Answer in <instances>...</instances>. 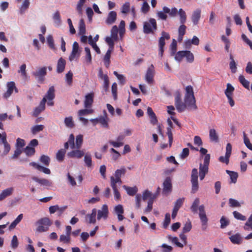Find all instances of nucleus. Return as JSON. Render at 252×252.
<instances>
[{
    "instance_id": "1",
    "label": "nucleus",
    "mask_w": 252,
    "mask_h": 252,
    "mask_svg": "<svg viewBox=\"0 0 252 252\" xmlns=\"http://www.w3.org/2000/svg\"><path fill=\"white\" fill-rule=\"evenodd\" d=\"M200 152L202 155H205L203 164H200L199 169V178L200 180L202 181L204 179L206 174L208 172V166L210 163V155L209 154H207V150L204 148H200Z\"/></svg>"
},
{
    "instance_id": "2",
    "label": "nucleus",
    "mask_w": 252,
    "mask_h": 252,
    "mask_svg": "<svg viewBox=\"0 0 252 252\" xmlns=\"http://www.w3.org/2000/svg\"><path fill=\"white\" fill-rule=\"evenodd\" d=\"M186 92L184 98L186 104L189 108L196 109L197 107L195 105V99L192 87L191 86H187Z\"/></svg>"
},
{
    "instance_id": "3",
    "label": "nucleus",
    "mask_w": 252,
    "mask_h": 252,
    "mask_svg": "<svg viewBox=\"0 0 252 252\" xmlns=\"http://www.w3.org/2000/svg\"><path fill=\"white\" fill-rule=\"evenodd\" d=\"M52 222L49 218H41L36 222V225L37 226L36 230L40 233L46 232L48 230Z\"/></svg>"
},
{
    "instance_id": "4",
    "label": "nucleus",
    "mask_w": 252,
    "mask_h": 252,
    "mask_svg": "<svg viewBox=\"0 0 252 252\" xmlns=\"http://www.w3.org/2000/svg\"><path fill=\"white\" fill-rule=\"evenodd\" d=\"M184 58H186L187 62L191 63L194 61V58L193 54L189 51H180L176 53L175 56V59L180 62Z\"/></svg>"
},
{
    "instance_id": "5",
    "label": "nucleus",
    "mask_w": 252,
    "mask_h": 252,
    "mask_svg": "<svg viewBox=\"0 0 252 252\" xmlns=\"http://www.w3.org/2000/svg\"><path fill=\"white\" fill-rule=\"evenodd\" d=\"M157 29V22L155 19L150 18L148 22H145L144 23L143 32L145 33L149 34L153 33V31Z\"/></svg>"
},
{
    "instance_id": "6",
    "label": "nucleus",
    "mask_w": 252,
    "mask_h": 252,
    "mask_svg": "<svg viewBox=\"0 0 252 252\" xmlns=\"http://www.w3.org/2000/svg\"><path fill=\"white\" fill-rule=\"evenodd\" d=\"M161 37L159 38L158 40V48H159V52L158 55L162 58L164 52V47L165 45V40H169L170 38V36L168 32H166L164 31L161 32Z\"/></svg>"
},
{
    "instance_id": "7",
    "label": "nucleus",
    "mask_w": 252,
    "mask_h": 252,
    "mask_svg": "<svg viewBox=\"0 0 252 252\" xmlns=\"http://www.w3.org/2000/svg\"><path fill=\"white\" fill-rule=\"evenodd\" d=\"M47 74V67L43 66L38 68L36 71L32 72V75L39 83H43L45 80V76Z\"/></svg>"
},
{
    "instance_id": "8",
    "label": "nucleus",
    "mask_w": 252,
    "mask_h": 252,
    "mask_svg": "<svg viewBox=\"0 0 252 252\" xmlns=\"http://www.w3.org/2000/svg\"><path fill=\"white\" fill-rule=\"evenodd\" d=\"M198 171L196 168H193L191 171V192L192 193H195L199 188L198 182Z\"/></svg>"
},
{
    "instance_id": "9",
    "label": "nucleus",
    "mask_w": 252,
    "mask_h": 252,
    "mask_svg": "<svg viewBox=\"0 0 252 252\" xmlns=\"http://www.w3.org/2000/svg\"><path fill=\"white\" fill-rule=\"evenodd\" d=\"M199 213V216L201 222V228L202 230L204 231L206 230L207 227L208 218L206 215L205 211L204 210V206L202 205L199 207L198 208Z\"/></svg>"
},
{
    "instance_id": "10",
    "label": "nucleus",
    "mask_w": 252,
    "mask_h": 252,
    "mask_svg": "<svg viewBox=\"0 0 252 252\" xmlns=\"http://www.w3.org/2000/svg\"><path fill=\"white\" fill-rule=\"evenodd\" d=\"M155 75V68L153 64H151L147 69L145 74V81L149 84L154 83V77Z\"/></svg>"
},
{
    "instance_id": "11",
    "label": "nucleus",
    "mask_w": 252,
    "mask_h": 252,
    "mask_svg": "<svg viewBox=\"0 0 252 252\" xmlns=\"http://www.w3.org/2000/svg\"><path fill=\"white\" fill-rule=\"evenodd\" d=\"M234 91V88L230 84L228 83L227 84V88L225 91V94L227 96L229 104L231 107H233L235 104L234 101L232 98Z\"/></svg>"
},
{
    "instance_id": "12",
    "label": "nucleus",
    "mask_w": 252,
    "mask_h": 252,
    "mask_svg": "<svg viewBox=\"0 0 252 252\" xmlns=\"http://www.w3.org/2000/svg\"><path fill=\"white\" fill-rule=\"evenodd\" d=\"M163 190L162 193L164 194H168L172 191V183L171 179L170 177L166 178L163 183Z\"/></svg>"
},
{
    "instance_id": "13",
    "label": "nucleus",
    "mask_w": 252,
    "mask_h": 252,
    "mask_svg": "<svg viewBox=\"0 0 252 252\" xmlns=\"http://www.w3.org/2000/svg\"><path fill=\"white\" fill-rule=\"evenodd\" d=\"M108 208L106 204H104L101 207V210H99L97 211V219L100 220L101 218L106 219L108 217Z\"/></svg>"
},
{
    "instance_id": "14",
    "label": "nucleus",
    "mask_w": 252,
    "mask_h": 252,
    "mask_svg": "<svg viewBox=\"0 0 252 252\" xmlns=\"http://www.w3.org/2000/svg\"><path fill=\"white\" fill-rule=\"evenodd\" d=\"M46 99L43 98L40 102V104L38 107L34 108L33 112V116L34 117H37L40 113L43 111L45 109Z\"/></svg>"
},
{
    "instance_id": "15",
    "label": "nucleus",
    "mask_w": 252,
    "mask_h": 252,
    "mask_svg": "<svg viewBox=\"0 0 252 252\" xmlns=\"http://www.w3.org/2000/svg\"><path fill=\"white\" fill-rule=\"evenodd\" d=\"M7 90L3 94V97L6 98L9 97L11 95L14 90H15L16 93L18 92V90L15 87V84L14 82L11 81L8 82L7 83Z\"/></svg>"
},
{
    "instance_id": "16",
    "label": "nucleus",
    "mask_w": 252,
    "mask_h": 252,
    "mask_svg": "<svg viewBox=\"0 0 252 252\" xmlns=\"http://www.w3.org/2000/svg\"><path fill=\"white\" fill-rule=\"evenodd\" d=\"M232 152V145L230 143H227L226 147V153L225 157H221V162L226 163L228 165L229 162V158L231 156Z\"/></svg>"
},
{
    "instance_id": "17",
    "label": "nucleus",
    "mask_w": 252,
    "mask_h": 252,
    "mask_svg": "<svg viewBox=\"0 0 252 252\" xmlns=\"http://www.w3.org/2000/svg\"><path fill=\"white\" fill-rule=\"evenodd\" d=\"M85 155L83 151L76 149L68 153L67 156L71 158H81Z\"/></svg>"
},
{
    "instance_id": "18",
    "label": "nucleus",
    "mask_w": 252,
    "mask_h": 252,
    "mask_svg": "<svg viewBox=\"0 0 252 252\" xmlns=\"http://www.w3.org/2000/svg\"><path fill=\"white\" fill-rule=\"evenodd\" d=\"M109 119L107 116L105 110L103 111V116L98 118V123H100L103 127L108 128L109 127L108 122Z\"/></svg>"
},
{
    "instance_id": "19",
    "label": "nucleus",
    "mask_w": 252,
    "mask_h": 252,
    "mask_svg": "<svg viewBox=\"0 0 252 252\" xmlns=\"http://www.w3.org/2000/svg\"><path fill=\"white\" fill-rule=\"evenodd\" d=\"M114 212L118 216V219L119 221H122L124 219L123 214L124 213L123 206L121 204L116 205L114 209Z\"/></svg>"
},
{
    "instance_id": "20",
    "label": "nucleus",
    "mask_w": 252,
    "mask_h": 252,
    "mask_svg": "<svg viewBox=\"0 0 252 252\" xmlns=\"http://www.w3.org/2000/svg\"><path fill=\"white\" fill-rule=\"evenodd\" d=\"M94 94L93 93L88 94L85 96L84 101V106L86 108H89L91 107L92 104L94 102Z\"/></svg>"
},
{
    "instance_id": "21",
    "label": "nucleus",
    "mask_w": 252,
    "mask_h": 252,
    "mask_svg": "<svg viewBox=\"0 0 252 252\" xmlns=\"http://www.w3.org/2000/svg\"><path fill=\"white\" fill-rule=\"evenodd\" d=\"M147 115H148V116L150 118V123L153 125H155L157 124V123L158 122L157 117L151 107H148L147 108Z\"/></svg>"
},
{
    "instance_id": "22",
    "label": "nucleus",
    "mask_w": 252,
    "mask_h": 252,
    "mask_svg": "<svg viewBox=\"0 0 252 252\" xmlns=\"http://www.w3.org/2000/svg\"><path fill=\"white\" fill-rule=\"evenodd\" d=\"M168 126L167 127V134L169 139V146L171 147L173 143V134L172 132V128H173V124L172 122L168 119L167 121Z\"/></svg>"
},
{
    "instance_id": "23",
    "label": "nucleus",
    "mask_w": 252,
    "mask_h": 252,
    "mask_svg": "<svg viewBox=\"0 0 252 252\" xmlns=\"http://www.w3.org/2000/svg\"><path fill=\"white\" fill-rule=\"evenodd\" d=\"M65 65V60L63 58H60L57 63V72L59 73H62L64 70Z\"/></svg>"
},
{
    "instance_id": "24",
    "label": "nucleus",
    "mask_w": 252,
    "mask_h": 252,
    "mask_svg": "<svg viewBox=\"0 0 252 252\" xmlns=\"http://www.w3.org/2000/svg\"><path fill=\"white\" fill-rule=\"evenodd\" d=\"M125 136L124 135H120L117 138V141H109V143L116 148L120 147L124 145L123 142Z\"/></svg>"
},
{
    "instance_id": "25",
    "label": "nucleus",
    "mask_w": 252,
    "mask_h": 252,
    "mask_svg": "<svg viewBox=\"0 0 252 252\" xmlns=\"http://www.w3.org/2000/svg\"><path fill=\"white\" fill-rule=\"evenodd\" d=\"M117 19V13L114 11H110L108 15L106 20V23L107 25H111L115 23Z\"/></svg>"
},
{
    "instance_id": "26",
    "label": "nucleus",
    "mask_w": 252,
    "mask_h": 252,
    "mask_svg": "<svg viewBox=\"0 0 252 252\" xmlns=\"http://www.w3.org/2000/svg\"><path fill=\"white\" fill-rule=\"evenodd\" d=\"M78 43L76 41H75L73 44L72 52L69 56V60L70 61H72L75 59V57L78 53Z\"/></svg>"
},
{
    "instance_id": "27",
    "label": "nucleus",
    "mask_w": 252,
    "mask_h": 252,
    "mask_svg": "<svg viewBox=\"0 0 252 252\" xmlns=\"http://www.w3.org/2000/svg\"><path fill=\"white\" fill-rule=\"evenodd\" d=\"M14 191L13 188H7L0 193V201L4 200L7 197L10 196Z\"/></svg>"
},
{
    "instance_id": "28",
    "label": "nucleus",
    "mask_w": 252,
    "mask_h": 252,
    "mask_svg": "<svg viewBox=\"0 0 252 252\" xmlns=\"http://www.w3.org/2000/svg\"><path fill=\"white\" fill-rule=\"evenodd\" d=\"M229 239L232 243L234 244L240 245L242 243L243 239L240 234L236 233L231 236Z\"/></svg>"
},
{
    "instance_id": "29",
    "label": "nucleus",
    "mask_w": 252,
    "mask_h": 252,
    "mask_svg": "<svg viewBox=\"0 0 252 252\" xmlns=\"http://www.w3.org/2000/svg\"><path fill=\"white\" fill-rule=\"evenodd\" d=\"M96 210L93 209L91 214H88L86 216V220L89 223H94L96 221Z\"/></svg>"
},
{
    "instance_id": "30",
    "label": "nucleus",
    "mask_w": 252,
    "mask_h": 252,
    "mask_svg": "<svg viewBox=\"0 0 252 252\" xmlns=\"http://www.w3.org/2000/svg\"><path fill=\"white\" fill-rule=\"evenodd\" d=\"M201 16V10L197 9L195 10L191 16V20L194 25H196L199 22Z\"/></svg>"
},
{
    "instance_id": "31",
    "label": "nucleus",
    "mask_w": 252,
    "mask_h": 252,
    "mask_svg": "<svg viewBox=\"0 0 252 252\" xmlns=\"http://www.w3.org/2000/svg\"><path fill=\"white\" fill-rule=\"evenodd\" d=\"M55 97V89L53 86H52L49 88L47 94L43 98H45L46 102L47 99L48 100H53Z\"/></svg>"
},
{
    "instance_id": "32",
    "label": "nucleus",
    "mask_w": 252,
    "mask_h": 252,
    "mask_svg": "<svg viewBox=\"0 0 252 252\" xmlns=\"http://www.w3.org/2000/svg\"><path fill=\"white\" fill-rule=\"evenodd\" d=\"M6 137V133H4L2 138V143L4 145L3 154L5 155H6L10 150V145L7 142Z\"/></svg>"
},
{
    "instance_id": "33",
    "label": "nucleus",
    "mask_w": 252,
    "mask_h": 252,
    "mask_svg": "<svg viewBox=\"0 0 252 252\" xmlns=\"http://www.w3.org/2000/svg\"><path fill=\"white\" fill-rule=\"evenodd\" d=\"M123 188L126 190L127 194L130 196H134L138 191V189L136 186L130 187L126 185H124Z\"/></svg>"
},
{
    "instance_id": "34",
    "label": "nucleus",
    "mask_w": 252,
    "mask_h": 252,
    "mask_svg": "<svg viewBox=\"0 0 252 252\" xmlns=\"http://www.w3.org/2000/svg\"><path fill=\"white\" fill-rule=\"evenodd\" d=\"M113 50L109 49L107 50L106 53L105 54L103 61L104 63V64L107 68H108L109 65L110 64V57L112 52Z\"/></svg>"
},
{
    "instance_id": "35",
    "label": "nucleus",
    "mask_w": 252,
    "mask_h": 252,
    "mask_svg": "<svg viewBox=\"0 0 252 252\" xmlns=\"http://www.w3.org/2000/svg\"><path fill=\"white\" fill-rule=\"evenodd\" d=\"M175 105L176 107L177 110L179 113H181L184 111L186 110L187 107H188L185 102L184 103L182 101L175 103Z\"/></svg>"
},
{
    "instance_id": "36",
    "label": "nucleus",
    "mask_w": 252,
    "mask_h": 252,
    "mask_svg": "<svg viewBox=\"0 0 252 252\" xmlns=\"http://www.w3.org/2000/svg\"><path fill=\"white\" fill-rule=\"evenodd\" d=\"M66 153L65 149L59 150L56 154V157L57 160L59 162H62L64 158V156Z\"/></svg>"
},
{
    "instance_id": "37",
    "label": "nucleus",
    "mask_w": 252,
    "mask_h": 252,
    "mask_svg": "<svg viewBox=\"0 0 252 252\" xmlns=\"http://www.w3.org/2000/svg\"><path fill=\"white\" fill-rule=\"evenodd\" d=\"M122 184V181L121 178H114V176H111L110 177V186L111 187H117V185L120 186Z\"/></svg>"
},
{
    "instance_id": "38",
    "label": "nucleus",
    "mask_w": 252,
    "mask_h": 252,
    "mask_svg": "<svg viewBox=\"0 0 252 252\" xmlns=\"http://www.w3.org/2000/svg\"><path fill=\"white\" fill-rule=\"evenodd\" d=\"M88 41L89 43L92 46L94 49L97 54H100L101 52L99 48V47L97 46L95 43L96 42H94L93 39V37L91 35H90L88 37Z\"/></svg>"
},
{
    "instance_id": "39",
    "label": "nucleus",
    "mask_w": 252,
    "mask_h": 252,
    "mask_svg": "<svg viewBox=\"0 0 252 252\" xmlns=\"http://www.w3.org/2000/svg\"><path fill=\"white\" fill-rule=\"evenodd\" d=\"M32 180L38 183L39 184L46 186H50L51 185V183L49 180L46 179H39L37 177H33L32 178Z\"/></svg>"
},
{
    "instance_id": "40",
    "label": "nucleus",
    "mask_w": 252,
    "mask_h": 252,
    "mask_svg": "<svg viewBox=\"0 0 252 252\" xmlns=\"http://www.w3.org/2000/svg\"><path fill=\"white\" fill-rule=\"evenodd\" d=\"M209 137L210 140L213 142H217L219 141V137L214 129H211L209 131Z\"/></svg>"
},
{
    "instance_id": "41",
    "label": "nucleus",
    "mask_w": 252,
    "mask_h": 252,
    "mask_svg": "<svg viewBox=\"0 0 252 252\" xmlns=\"http://www.w3.org/2000/svg\"><path fill=\"white\" fill-rule=\"evenodd\" d=\"M126 173V169L125 167H122L120 169L115 171L114 177L116 178H121L122 176L125 175Z\"/></svg>"
},
{
    "instance_id": "42",
    "label": "nucleus",
    "mask_w": 252,
    "mask_h": 252,
    "mask_svg": "<svg viewBox=\"0 0 252 252\" xmlns=\"http://www.w3.org/2000/svg\"><path fill=\"white\" fill-rule=\"evenodd\" d=\"M226 172L230 176L231 182L233 183H236L238 177V173L236 172L228 170H226Z\"/></svg>"
},
{
    "instance_id": "43",
    "label": "nucleus",
    "mask_w": 252,
    "mask_h": 252,
    "mask_svg": "<svg viewBox=\"0 0 252 252\" xmlns=\"http://www.w3.org/2000/svg\"><path fill=\"white\" fill-rule=\"evenodd\" d=\"M86 33V26L83 19H81L79 24V34L80 35L85 34Z\"/></svg>"
},
{
    "instance_id": "44",
    "label": "nucleus",
    "mask_w": 252,
    "mask_h": 252,
    "mask_svg": "<svg viewBox=\"0 0 252 252\" xmlns=\"http://www.w3.org/2000/svg\"><path fill=\"white\" fill-rule=\"evenodd\" d=\"M229 57L231 60L229 63L230 68L233 73H235L237 69L236 63L233 59L232 55L231 53L230 54Z\"/></svg>"
},
{
    "instance_id": "45",
    "label": "nucleus",
    "mask_w": 252,
    "mask_h": 252,
    "mask_svg": "<svg viewBox=\"0 0 252 252\" xmlns=\"http://www.w3.org/2000/svg\"><path fill=\"white\" fill-rule=\"evenodd\" d=\"M178 13L180 17V23L181 24H184L186 23L187 20V16L185 12L182 8H180Z\"/></svg>"
},
{
    "instance_id": "46",
    "label": "nucleus",
    "mask_w": 252,
    "mask_h": 252,
    "mask_svg": "<svg viewBox=\"0 0 252 252\" xmlns=\"http://www.w3.org/2000/svg\"><path fill=\"white\" fill-rule=\"evenodd\" d=\"M40 161L45 166H48L50 162V158L48 156L42 155L39 159Z\"/></svg>"
},
{
    "instance_id": "47",
    "label": "nucleus",
    "mask_w": 252,
    "mask_h": 252,
    "mask_svg": "<svg viewBox=\"0 0 252 252\" xmlns=\"http://www.w3.org/2000/svg\"><path fill=\"white\" fill-rule=\"evenodd\" d=\"M84 160L87 167H90L92 165V157L90 154L87 153L85 155Z\"/></svg>"
},
{
    "instance_id": "48",
    "label": "nucleus",
    "mask_w": 252,
    "mask_h": 252,
    "mask_svg": "<svg viewBox=\"0 0 252 252\" xmlns=\"http://www.w3.org/2000/svg\"><path fill=\"white\" fill-rule=\"evenodd\" d=\"M239 80L245 88L249 89L250 82L245 78L243 75L239 76Z\"/></svg>"
},
{
    "instance_id": "49",
    "label": "nucleus",
    "mask_w": 252,
    "mask_h": 252,
    "mask_svg": "<svg viewBox=\"0 0 252 252\" xmlns=\"http://www.w3.org/2000/svg\"><path fill=\"white\" fill-rule=\"evenodd\" d=\"M83 135L79 134L76 137L75 149H80L83 143Z\"/></svg>"
},
{
    "instance_id": "50",
    "label": "nucleus",
    "mask_w": 252,
    "mask_h": 252,
    "mask_svg": "<svg viewBox=\"0 0 252 252\" xmlns=\"http://www.w3.org/2000/svg\"><path fill=\"white\" fill-rule=\"evenodd\" d=\"M64 124L67 127L69 128H72L74 126L72 117L71 116L65 118Z\"/></svg>"
},
{
    "instance_id": "51",
    "label": "nucleus",
    "mask_w": 252,
    "mask_h": 252,
    "mask_svg": "<svg viewBox=\"0 0 252 252\" xmlns=\"http://www.w3.org/2000/svg\"><path fill=\"white\" fill-rule=\"evenodd\" d=\"M118 29L117 26H114L111 31V36L116 41L118 39Z\"/></svg>"
},
{
    "instance_id": "52",
    "label": "nucleus",
    "mask_w": 252,
    "mask_h": 252,
    "mask_svg": "<svg viewBox=\"0 0 252 252\" xmlns=\"http://www.w3.org/2000/svg\"><path fill=\"white\" fill-rule=\"evenodd\" d=\"M93 112H94V110L93 109H89L86 108L85 109L80 110L78 111V115L80 117H81L82 116H85V115L92 114Z\"/></svg>"
},
{
    "instance_id": "53",
    "label": "nucleus",
    "mask_w": 252,
    "mask_h": 252,
    "mask_svg": "<svg viewBox=\"0 0 252 252\" xmlns=\"http://www.w3.org/2000/svg\"><path fill=\"white\" fill-rule=\"evenodd\" d=\"M44 128V126L42 125L34 126L32 128V134H35L37 133L42 131Z\"/></svg>"
},
{
    "instance_id": "54",
    "label": "nucleus",
    "mask_w": 252,
    "mask_h": 252,
    "mask_svg": "<svg viewBox=\"0 0 252 252\" xmlns=\"http://www.w3.org/2000/svg\"><path fill=\"white\" fill-rule=\"evenodd\" d=\"M24 151L28 156H33L35 152L34 148L30 147L29 146H27Z\"/></svg>"
},
{
    "instance_id": "55",
    "label": "nucleus",
    "mask_w": 252,
    "mask_h": 252,
    "mask_svg": "<svg viewBox=\"0 0 252 252\" xmlns=\"http://www.w3.org/2000/svg\"><path fill=\"white\" fill-rule=\"evenodd\" d=\"M53 20L56 25L59 26L61 23V16L59 11H57L54 14L53 17Z\"/></svg>"
},
{
    "instance_id": "56",
    "label": "nucleus",
    "mask_w": 252,
    "mask_h": 252,
    "mask_svg": "<svg viewBox=\"0 0 252 252\" xmlns=\"http://www.w3.org/2000/svg\"><path fill=\"white\" fill-rule=\"evenodd\" d=\"M112 188L113 190L115 200L116 201L120 200L121 199V195L118 189V187H113Z\"/></svg>"
},
{
    "instance_id": "57",
    "label": "nucleus",
    "mask_w": 252,
    "mask_h": 252,
    "mask_svg": "<svg viewBox=\"0 0 252 252\" xmlns=\"http://www.w3.org/2000/svg\"><path fill=\"white\" fill-rule=\"evenodd\" d=\"M114 40L112 36L105 38V42L109 45V49L113 50L114 47Z\"/></svg>"
},
{
    "instance_id": "58",
    "label": "nucleus",
    "mask_w": 252,
    "mask_h": 252,
    "mask_svg": "<svg viewBox=\"0 0 252 252\" xmlns=\"http://www.w3.org/2000/svg\"><path fill=\"white\" fill-rule=\"evenodd\" d=\"M199 204V199L198 198H195L190 207L191 210L193 213H197V207L198 206Z\"/></svg>"
},
{
    "instance_id": "59",
    "label": "nucleus",
    "mask_w": 252,
    "mask_h": 252,
    "mask_svg": "<svg viewBox=\"0 0 252 252\" xmlns=\"http://www.w3.org/2000/svg\"><path fill=\"white\" fill-rule=\"evenodd\" d=\"M47 42L49 47L52 49H55V46L54 44V41L53 39V36L52 35H49L47 38Z\"/></svg>"
},
{
    "instance_id": "60",
    "label": "nucleus",
    "mask_w": 252,
    "mask_h": 252,
    "mask_svg": "<svg viewBox=\"0 0 252 252\" xmlns=\"http://www.w3.org/2000/svg\"><path fill=\"white\" fill-rule=\"evenodd\" d=\"M221 40L225 43V50L227 52H229V48L230 46V42L229 40L225 36H221Z\"/></svg>"
},
{
    "instance_id": "61",
    "label": "nucleus",
    "mask_w": 252,
    "mask_h": 252,
    "mask_svg": "<svg viewBox=\"0 0 252 252\" xmlns=\"http://www.w3.org/2000/svg\"><path fill=\"white\" fill-rule=\"evenodd\" d=\"M72 77H73V73L69 71L65 75V80L67 84L69 86H71L72 84Z\"/></svg>"
},
{
    "instance_id": "62",
    "label": "nucleus",
    "mask_w": 252,
    "mask_h": 252,
    "mask_svg": "<svg viewBox=\"0 0 252 252\" xmlns=\"http://www.w3.org/2000/svg\"><path fill=\"white\" fill-rule=\"evenodd\" d=\"M26 69V65L24 63L20 66V68L18 71V72L19 73H21V75L25 78L27 77V76Z\"/></svg>"
},
{
    "instance_id": "63",
    "label": "nucleus",
    "mask_w": 252,
    "mask_h": 252,
    "mask_svg": "<svg viewBox=\"0 0 252 252\" xmlns=\"http://www.w3.org/2000/svg\"><path fill=\"white\" fill-rule=\"evenodd\" d=\"M150 6L147 2L144 1L141 6V11L144 14H146L150 10Z\"/></svg>"
},
{
    "instance_id": "64",
    "label": "nucleus",
    "mask_w": 252,
    "mask_h": 252,
    "mask_svg": "<svg viewBox=\"0 0 252 252\" xmlns=\"http://www.w3.org/2000/svg\"><path fill=\"white\" fill-rule=\"evenodd\" d=\"M60 241L63 243H69L70 241V236L62 234L60 237Z\"/></svg>"
}]
</instances>
